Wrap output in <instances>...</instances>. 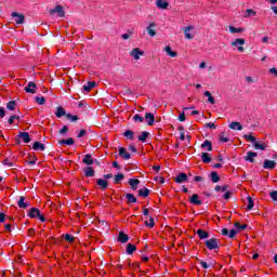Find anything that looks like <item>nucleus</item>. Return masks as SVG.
<instances>
[{
    "mask_svg": "<svg viewBox=\"0 0 277 277\" xmlns=\"http://www.w3.org/2000/svg\"><path fill=\"white\" fill-rule=\"evenodd\" d=\"M205 243L208 250H220V240L217 238H210Z\"/></svg>",
    "mask_w": 277,
    "mask_h": 277,
    "instance_id": "obj_1",
    "label": "nucleus"
},
{
    "mask_svg": "<svg viewBox=\"0 0 277 277\" xmlns=\"http://www.w3.org/2000/svg\"><path fill=\"white\" fill-rule=\"evenodd\" d=\"M194 29L195 27L192 25L183 28L186 40H194L196 38V31Z\"/></svg>",
    "mask_w": 277,
    "mask_h": 277,
    "instance_id": "obj_2",
    "label": "nucleus"
},
{
    "mask_svg": "<svg viewBox=\"0 0 277 277\" xmlns=\"http://www.w3.org/2000/svg\"><path fill=\"white\" fill-rule=\"evenodd\" d=\"M243 44H246L245 39H236L235 41L232 42V47H237L239 53H243Z\"/></svg>",
    "mask_w": 277,
    "mask_h": 277,
    "instance_id": "obj_3",
    "label": "nucleus"
},
{
    "mask_svg": "<svg viewBox=\"0 0 277 277\" xmlns=\"http://www.w3.org/2000/svg\"><path fill=\"white\" fill-rule=\"evenodd\" d=\"M13 16V21L17 24V25H23V23H25V16L23 14H18L16 12L12 13Z\"/></svg>",
    "mask_w": 277,
    "mask_h": 277,
    "instance_id": "obj_4",
    "label": "nucleus"
},
{
    "mask_svg": "<svg viewBox=\"0 0 277 277\" xmlns=\"http://www.w3.org/2000/svg\"><path fill=\"white\" fill-rule=\"evenodd\" d=\"M51 14H57L60 18H64V8L62 5H56L53 10H51Z\"/></svg>",
    "mask_w": 277,
    "mask_h": 277,
    "instance_id": "obj_5",
    "label": "nucleus"
},
{
    "mask_svg": "<svg viewBox=\"0 0 277 277\" xmlns=\"http://www.w3.org/2000/svg\"><path fill=\"white\" fill-rule=\"evenodd\" d=\"M38 85H36L34 82H28V84L25 87V92L27 94H36V89Z\"/></svg>",
    "mask_w": 277,
    "mask_h": 277,
    "instance_id": "obj_6",
    "label": "nucleus"
},
{
    "mask_svg": "<svg viewBox=\"0 0 277 277\" xmlns=\"http://www.w3.org/2000/svg\"><path fill=\"white\" fill-rule=\"evenodd\" d=\"M154 27H157V24H155V22H151L146 28L148 36H150L151 38H154V36H157V31L153 29Z\"/></svg>",
    "mask_w": 277,
    "mask_h": 277,
    "instance_id": "obj_7",
    "label": "nucleus"
},
{
    "mask_svg": "<svg viewBox=\"0 0 277 277\" xmlns=\"http://www.w3.org/2000/svg\"><path fill=\"white\" fill-rule=\"evenodd\" d=\"M263 168L265 170H274L276 168V161H274V160H264Z\"/></svg>",
    "mask_w": 277,
    "mask_h": 277,
    "instance_id": "obj_8",
    "label": "nucleus"
},
{
    "mask_svg": "<svg viewBox=\"0 0 277 277\" xmlns=\"http://www.w3.org/2000/svg\"><path fill=\"white\" fill-rule=\"evenodd\" d=\"M119 155L122 159H126V160L131 159V154L127 151V148L124 147L119 148Z\"/></svg>",
    "mask_w": 277,
    "mask_h": 277,
    "instance_id": "obj_9",
    "label": "nucleus"
},
{
    "mask_svg": "<svg viewBox=\"0 0 277 277\" xmlns=\"http://www.w3.org/2000/svg\"><path fill=\"white\" fill-rule=\"evenodd\" d=\"M145 120L149 127H153L155 124V115L151 113H146Z\"/></svg>",
    "mask_w": 277,
    "mask_h": 277,
    "instance_id": "obj_10",
    "label": "nucleus"
},
{
    "mask_svg": "<svg viewBox=\"0 0 277 277\" xmlns=\"http://www.w3.org/2000/svg\"><path fill=\"white\" fill-rule=\"evenodd\" d=\"M130 55L134 57V60H140V55H144V52L140 50V48H135L131 51Z\"/></svg>",
    "mask_w": 277,
    "mask_h": 277,
    "instance_id": "obj_11",
    "label": "nucleus"
},
{
    "mask_svg": "<svg viewBox=\"0 0 277 277\" xmlns=\"http://www.w3.org/2000/svg\"><path fill=\"white\" fill-rule=\"evenodd\" d=\"M188 180H189V177L185 173H180L175 177V183H187Z\"/></svg>",
    "mask_w": 277,
    "mask_h": 277,
    "instance_id": "obj_12",
    "label": "nucleus"
},
{
    "mask_svg": "<svg viewBox=\"0 0 277 277\" xmlns=\"http://www.w3.org/2000/svg\"><path fill=\"white\" fill-rule=\"evenodd\" d=\"M201 148L203 150H208L209 153H211V150H213V144H211V142L209 140H206L202 144H201Z\"/></svg>",
    "mask_w": 277,
    "mask_h": 277,
    "instance_id": "obj_13",
    "label": "nucleus"
},
{
    "mask_svg": "<svg viewBox=\"0 0 277 277\" xmlns=\"http://www.w3.org/2000/svg\"><path fill=\"white\" fill-rule=\"evenodd\" d=\"M18 137H19L21 140H23V142H24L25 144H29V142H31V138L29 137V133H27V132H21V133L18 134Z\"/></svg>",
    "mask_w": 277,
    "mask_h": 277,
    "instance_id": "obj_14",
    "label": "nucleus"
},
{
    "mask_svg": "<svg viewBox=\"0 0 277 277\" xmlns=\"http://www.w3.org/2000/svg\"><path fill=\"white\" fill-rule=\"evenodd\" d=\"M229 129H233V131H242L243 127L241 126V123L234 121L229 123Z\"/></svg>",
    "mask_w": 277,
    "mask_h": 277,
    "instance_id": "obj_15",
    "label": "nucleus"
},
{
    "mask_svg": "<svg viewBox=\"0 0 277 277\" xmlns=\"http://www.w3.org/2000/svg\"><path fill=\"white\" fill-rule=\"evenodd\" d=\"M17 205L19 207V209H27V207H29V202H25V197L21 196L19 200L17 201Z\"/></svg>",
    "mask_w": 277,
    "mask_h": 277,
    "instance_id": "obj_16",
    "label": "nucleus"
},
{
    "mask_svg": "<svg viewBox=\"0 0 277 277\" xmlns=\"http://www.w3.org/2000/svg\"><path fill=\"white\" fill-rule=\"evenodd\" d=\"M254 157H258V154L254 151H248L246 156V161H250V163H254Z\"/></svg>",
    "mask_w": 277,
    "mask_h": 277,
    "instance_id": "obj_17",
    "label": "nucleus"
},
{
    "mask_svg": "<svg viewBox=\"0 0 277 277\" xmlns=\"http://www.w3.org/2000/svg\"><path fill=\"white\" fill-rule=\"evenodd\" d=\"M82 162L85 163L87 166H93L94 159H92V156L90 154H88L84 156Z\"/></svg>",
    "mask_w": 277,
    "mask_h": 277,
    "instance_id": "obj_18",
    "label": "nucleus"
},
{
    "mask_svg": "<svg viewBox=\"0 0 277 277\" xmlns=\"http://www.w3.org/2000/svg\"><path fill=\"white\" fill-rule=\"evenodd\" d=\"M118 241H120V243H127V241H129V236L127 234H124L123 232H120Z\"/></svg>",
    "mask_w": 277,
    "mask_h": 277,
    "instance_id": "obj_19",
    "label": "nucleus"
},
{
    "mask_svg": "<svg viewBox=\"0 0 277 277\" xmlns=\"http://www.w3.org/2000/svg\"><path fill=\"white\" fill-rule=\"evenodd\" d=\"M197 235L199 239H209V233H207L205 229H198Z\"/></svg>",
    "mask_w": 277,
    "mask_h": 277,
    "instance_id": "obj_20",
    "label": "nucleus"
},
{
    "mask_svg": "<svg viewBox=\"0 0 277 277\" xmlns=\"http://www.w3.org/2000/svg\"><path fill=\"white\" fill-rule=\"evenodd\" d=\"M201 161L203 163H211V155L209 153L201 154Z\"/></svg>",
    "mask_w": 277,
    "mask_h": 277,
    "instance_id": "obj_21",
    "label": "nucleus"
},
{
    "mask_svg": "<svg viewBox=\"0 0 277 277\" xmlns=\"http://www.w3.org/2000/svg\"><path fill=\"white\" fill-rule=\"evenodd\" d=\"M255 150H265L267 148V145L265 143H261L255 141V144H253Z\"/></svg>",
    "mask_w": 277,
    "mask_h": 277,
    "instance_id": "obj_22",
    "label": "nucleus"
},
{
    "mask_svg": "<svg viewBox=\"0 0 277 277\" xmlns=\"http://www.w3.org/2000/svg\"><path fill=\"white\" fill-rule=\"evenodd\" d=\"M129 185L132 189H137V185H140V180L137 179H130Z\"/></svg>",
    "mask_w": 277,
    "mask_h": 277,
    "instance_id": "obj_23",
    "label": "nucleus"
},
{
    "mask_svg": "<svg viewBox=\"0 0 277 277\" xmlns=\"http://www.w3.org/2000/svg\"><path fill=\"white\" fill-rule=\"evenodd\" d=\"M97 185L98 187H101L102 189H107V187H109V183H107V181L103 180V179H98L97 180Z\"/></svg>",
    "mask_w": 277,
    "mask_h": 277,
    "instance_id": "obj_24",
    "label": "nucleus"
},
{
    "mask_svg": "<svg viewBox=\"0 0 277 277\" xmlns=\"http://www.w3.org/2000/svg\"><path fill=\"white\" fill-rule=\"evenodd\" d=\"M55 116H56V118H62V116H66V110L64 109V107L58 106L56 108Z\"/></svg>",
    "mask_w": 277,
    "mask_h": 277,
    "instance_id": "obj_25",
    "label": "nucleus"
},
{
    "mask_svg": "<svg viewBox=\"0 0 277 277\" xmlns=\"http://www.w3.org/2000/svg\"><path fill=\"white\" fill-rule=\"evenodd\" d=\"M150 194V190L148 188H141L138 190V196H141L142 198H148Z\"/></svg>",
    "mask_w": 277,
    "mask_h": 277,
    "instance_id": "obj_26",
    "label": "nucleus"
},
{
    "mask_svg": "<svg viewBox=\"0 0 277 277\" xmlns=\"http://www.w3.org/2000/svg\"><path fill=\"white\" fill-rule=\"evenodd\" d=\"M210 179H211L212 183H220V175L215 171H212L210 173Z\"/></svg>",
    "mask_w": 277,
    "mask_h": 277,
    "instance_id": "obj_27",
    "label": "nucleus"
},
{
    "mask_svg": "<svg viewBox=\"0 0 277 277\" xmlns=\"http://www.w3.org/2000/svg\"><path fill=\"white\" fill-rule=\"evenodd\" d=\"M190 202L192 205H202L200 197L196 194L190 197Z\"/></svg>",
    "mask_w": 277,
    "mask_h": 277,
    "instance_id": "obj_28",
    "label": "nucleus"
},
{
    "mask_svg": "<svg viewBox=\"0 0 277 277\" xmlns=\"http://www.w3.org/2000/svg\"><path fill=\"white\" fill-rule=\"evenodd\" d=\"M156 5L157 8H160V10L168 9V2H166L164 0H157Z\"/></svg>",
    "mask_w": 277,
    "mask_h": 277,
    "instance_id": "obj_29",
    "label": "nucleus"
},
{
    "mask_svg": "<svg viewBox=\"0 0 277 277\" xmlns=\"http://www.w3.org/2000/svg\"><path fill=\"white\" fill-rule=\"evenodd\" d=\"M28 215L29 217H38V215H40V210H38V208H31Z\"/></svg>",
    "mask_w": 277,
    "mask_h": 277,
    "instance_id": "obj_30",
    "label": "nucleus"
},
{
    "mask_svg": "<svg viewBox=\"0 0 277 277\" xmlns=\"http://www.w3.org/2000/svg\"><path fill=\"white\" fill-rule=\"evenodd\" d=\"M95 85H96V82L90 81L83 85V90L84 92H90V90H92V88H94Z\"/></svg>",
    "mask_w": 277,
    "mask_h": 277,
    "instance_id": "obj_31",
    "label": "nucleus"
},
{
    "mask_svg": "<svg viewBox=\"0 0 277 277\" xmlns=\"http://www.w3.org/2000/svg\"><path fill=\"white\" fill-rule=\"evenodd\" d=\"M164 51L170 57H176V52L172 51V48L170 45H167L164 48Z\"/></svg>",
    "mask_w": 277,
    "mask_h": 277,
    "instance_id": "obj_32",
    "label": "nucleus"
},
{
    "mask_svg": "<svg viewBox=\"0 0 277 277\" xmlns=\"http://www.w3.org/2000/svg\"><path fill=\"white\" fill-rule=\"evenodd\" d=\"M84 176L92 177L94 176V169L92 167H88L84 169Z\"/></svg>",
    "mask_w": 277,
    "mask_h": 277,
    "instance_id": "obj_33",
    "label": "nucleus"
},
{
    "mask_svg": "<svg viewBox=\"0 0 277 277\" xmlns=\"http://www.w3.org/2000/svg\"><path fill=\"white\" fill-rule=\"evenodd\" d=\"M6 109H9V111H14V109H16V101H10L6 104Z\"/></svg>",
    "mask_w": 277,
    "mask_h": 277,
    "instance_id": "obj_34",
    "label": "nucleus"
},
{
    "mask_svg": "<svg viewBox=\"0 0 277 277\" xmlns=\"http://www.w3.org/2000/svg\"><path fill=\"white\" fill-rule=\"evenodd\" d=\"M32 148H34V150H44V144H42L40 142H35Z\"/></svg>",
    "mask_w": 277,
    "mask_h": 277,
    "instance_id": "obj_35",
    "label": "nucleus"
},
{
    "mask_svg": "<svg viewBox=\"0 0 277 277\" xmlns=\"http://www.w3.org/2000/svg\"><path fill=\"white\" fill-rule=\"evenodd\" d=\"M247 203H248L247 206L248 211H251V209H254V200H252V197L247 198Z\"/></svg>",
    "mask_w": 277,
    "mask_h": 277,
    "instance_id": "obj_36",
    "label": "nucleus"
},
{
    "mask_svg": "<svg viewBox=\"0 0 277 277\" xmlns=\"http://www.w3.org/2000/svg\"><path fill=\"white\" fill-rule=\"evenodd\" d=\"M124 137H127V140H133V137L135 136V133L131 130H127L124 133H123Z\"/></svg>",
    "mask_w": 277,
    "mask_h": 277,
    "instance_id": "obj_37",
    "label": "nucleus"
},
{
    "mask_svg": "<svg viewBox=\"0 0 277 277\" xmlns=\"http://www.w3.org/2000/svg\"><path fill=\"white\" fill-rule=\"evenodd\" d=\"M243 137L247 140V142H251V144H255L256 142V137L252 136L251 134H245Z\"/></svg>",
    "mask_w": 277,
    "mask_h": 277,
    "instance_id": "obj_38",
    "label": "nucleus"
},
{
    "mask_svg": "<svg viewBox=\"0 0 277 277\" xmlns=\"http://www.w3.org/2000/svg\"><path fill=\"white\" fill-rule=\"evenodd\" d=\"M126 198H127L128 202H132V203L137 202V198H135V196L133 194H127Z\"/></svg>",
    "mask_w": 277,
    "mask_h": 277,
    "instance_id": "obj_39",
    "label": "nucleus"
},
{
    "mask_svg": "<svg viewBox=\"0 0 277 277\" xmlns=\"http://www.w3.org/2000/svg\"><path fill=\"white\" fill-rule=\"evenodd\" d=\"M230 34H242L243 28H235V26H229Z\"/></svg>",
    "mask_w": 277,
    "mask_h": 277,
    "instance_id": "obj_40",
    "label": "nucleus"
},
{
    "mask_svg": "<svg viewBox=\"0 0 277 277\" xmlns=\"http://www.w3.org/2000/svg\"><path fill=\"white\" fill-rule=\"evenodd\" d=\"M60 144H66V146H72V144H75V140L74 138L63 140L60 142Z\"/></svg>",
    "mask_w": 277,
    "mask_h": 277,
    "instance_id": "obj_41",
    "label": "nucleus"
},
{
    "mask_svg": "<svg viewBox=\"0 0 277 277\" xmlns=\"http://www.w3.org/2000/svg\"><path fill=\"white\" fill-rule=\"evenodd\" d=\"M134 250H136L135 246L128 243L127 250H126L127 254H133Z\"/></svg>",
    "mask_w": 277,
    "mask_h": 277,
    "instance_id": "obj_42",
    "label": "nucleus"
},
{
    "mask_svg": "<svg viewBox=\"0 0 277 277\" xmlns=\"http://www.w3.org/2000/svg\"><path fill=\"white\" fill-rule=\"evenodd\" d=\"M148 137V132H142V134L138 136L140 142H146Z\"/></svg>",
    "mask_w": 277,
    "mask_h": 277,
    "instance_id": "obj_43",
    "label": "nucleus"
},
{
    "mask_svg": "<svg viewBox=\"0 0 277 277\" xmlns=\"http://www.w3.org/2000/svg\"><path fill=\"white\" fill-rule=\"evenodd\" d=\"M124 180V174L122 173H118L117 175H115V183H120V181Z\"/></svg>",
    "mask_w": 277,
    "mask_h": 277,
    "instance_id": "obj_44",
    "label": "nucleus"
},
{
    "mask_svg": "<svg viewBox=\"0 0 277 277\" xmlns=\"http://www.w3.org/2000/svg\"><path fill=\"white\" fill-rule=\"evenodd\" d=\"M145 225L148 226V228H153L155 226V220L153 217L149 219V222L146 221Z\"/></svg>",
    "mask_w": 277,
    "mask_h": 277,
    "instance_id": "obj_45",
    "label": "nucleus"
},
{
    "mask_svg": "<svg viewBox=\"0 0 277 277\" xmlns=\"http://www.w3.org/2000/svg\"><path fill=\"white\" fill-rule=\"evenodd\" d=\"M247 18H250V16H256V12L252 9L247 10Z\"/></svg>",
    "mask_w": 277,
    "mask_h": 277,
    "instance_id": "obj_46",
    "label": "nucleus"
},
{
    "mask_svg": "<svg viewBox=\"0 0 277 277\" xmlns=\"http://www.w3.org/2000/svg\"><path fill=\"white\" fill-rule=\"evenodd\" d=\"M236 235H237V230L230 229V230L228 232V235H227V236H228L229 239H235Z\"/></svg>",
    "mask_w": 277,
    "mask_h": 277,
    "instance_id": "obj_47",
    "label": "nucleus"
},
{
    "mask_svg": "<svg viewBox=\"0 0 277 277\" xmlns=\"http://www.w3.org/2000/svg\"><path fill=\"white\" fill-rule=\"evenodd\" d=\"M65 241H68L69 243H72L75 241V237H72L70 234L65 235Z\"/></svg>",
    "mask_w": 277,
    "mask_h": 277,
    "instance_id": "obj_48",
    "label": "nucleus"
},
{
    "mask_svg": "<svg viewBox=\"0 0 277 277\" xmlns=\"http://www.w3.org/2000/svg\"><path fill=\"white\" fill-rule=\"evenodd\" d=\"M19 116H16V115H14V116H11L10 118H9V124H14V120H19Z\"/></svg>",
    "mask_w": 277,
    "mask_h": 277,
    "instance_id": "obj_49",
    "label": "nucleus"
},
{
    "mask_svg": "<svg viewBox=\"0 0 277 277\" xmlns=\"http://www.w3.org/2000/svg\"><path fill=\"white\" fill-rule=\"evenodd\" d=\"M235 228H237L238 230H246L247 225L246 224L241 225L239 223H235Z\"/></svg>",
    "mask_w": 277,
    "mask_h": 277,
    "instance_id": "obj_50",
    "label": "nucleus"
},
{
    "mask_svg": "<svg viewBox=\"0 0 277 277\" xmlns=\"http://www.w3.org/2000/svg\"><path fill=\"white\" fill-rule=\"evenodd\" d=\"M36 103H38V105H44L47 100L44 97H36Z\"/></svg>",
    "mask_w": 277,
    "mask_h": 277,
    "instance_id": "obj_51",
    "label": "nucleus"
},
{
    "mask_svg": "<svg viewBox=\"0 0 277 277\" xmlns=\"http://www.w3.org/2000/svg\"><path fill=\"white\" fill-rule=\"evenodd\" d=\"M133 120L135 122H144V117H142L140 115H134Z\"/></svg>",
    "mask_w": 277,
    "mask_h": 277,
    "instance_id": "obj_52",
    "label": "nucleus"
},
{
    "mask_svg": "<svg viewBox=\"0 0 277 277\" xmlns=\"http://www.w3.org/2000/svg\"><path fill=\"white\" fill-rule=\"evenodd\" d=\"M220 141L223 142V144H226V143L230 142V138H228L227 136H224V134H221Z\"/></svg>",
    "mask_w": 277,
    "mask_h": 277,
    "instance_id": "obj_53",
    "label": "nucleus"
},
{
    "mask_svg": "<svg viewBox=\"0 0 277 277\" xmlns=\"http://www.w3.org/2000/svg\"><path fill=\"white\" fill-rule=\"evenodd\" d=\"M69 120H71V122H77V120H79V117L75 116V115H66Z\"/></svg>",
    "mask_w": 277,
    "mask_h": 277,
    "instance_id": "obj_54",
    "label": "nucleus"
},
{
    "mask_svg": "<svg viewBox=\"0 0 277 277\" xmlns=\"http://www.w3.org/2000/svg\"><path fill=\"white\" fill-rule=\"evenodd\" d=\"M61 135H64L65 133H68V127L64 126L61 130H60Z\"/></svg>",
    "mask_w": 277,
    "mask_h": 277,
    "instance_id": "obj_55",
    "label": "nucleus"
},
{
    "mask_svg": "<svg viewBox=\"0 0 277 277\" xmlns=\"http://www.w3.org/2000/svg\"><path fill=\"white\" fill-rule=\"evenodd\" d=\"M271 198H272V200L277 201V190H274L271 193Z\"/></svg>",
    "mask_w": 277,
    "mask_h": 277,
    "instance_id": "obj_56",
    "label": "nucleus"
},
{
    "mask_svg": "<svg viewBox=\"0 0 277 277\" xmlns=\"http://www.w3.org/2000/svg\"><path fill=\"white\" fill-rule=\"evenodd\" d=\"M206 129H215V123L213 122L206 123Z\"/></svg>",
    "mask_w": 277,
    "mask_h": 277,
    "instance_id": "obj_57",
    "label": "nucleus"
},
{
    "mask_svg": "<svg viewBox=\"0 0 277 277\" xmlns=\"http://www.w3.org/2000/svg\"><path fill=\"white\" fill-rule=\"evenodd\" d=\"M221 235H223L224 237H228V228H223L221 230Z\"/></svg>",
    "mask_w": 277,
    "mask_h": 277,
    "instance_id": "obj_58",
    "label": "nucleus"
},
{
    "mask_svg": "<svg viewBox=\"0 0 277 277\" xmlns=\"http://www.w3.org/2000/svg\"><path fill=\"white\" fill-rule=\"evenodd\" d=\"M179 120L180 122H185V113L180 114Z\"/></svg>",
    "mask_w": 277,
    "mask_h": 277,
    "instance_id": "obj_59",
    "label": "nucleus"
},
{
    "mask_svg": "<svg viewBox=\"0 0 277 277\" xmlns=\"http://www.w3.org/2000/svg\"><path fill=\"white\" fill-rule=\"evenodd\" d=\"M200 265H201V267H203V269H209V264H207V262L201 261Z\"/></svg>",
    "mask_w": 277,
    "mask_h": 277,
    "instance_id": "obj_60",
    "label": "nucleus"
},
{
    "mask_svg": "<svg viewBox=\"0 0 277 277\" xmlns=\"http://www.w3.org/2000/svg\"><path fill=\"white\" fill-rule=\"evenodd\" d=\"M208 103H210V105H215V98H213V95L208 97Z\"/></svg>",
    "mask_w": 277,
    "mask_h": 277,
    "instance_id": "obj_61",
    "label": "nucleus"
},
{
    "mask_svg": "<svg viewBox=\"0 0 277 277\" xmlns=\"http://www.w3.org/2000/svg\"><path fill=\"white\" fill-rule=\"evenodd\" d=\"M1 118H5V109H3L2 107H0V119Z\"/></svg>",
    "mask_w": 277,
    "mask_h": 277,
    "instance_id": "obj_62",
    "label": "nucleus"
},
{
    "mask_svg": "<svg viewBox=\"0 0 277 277\" xmlns=\"http://www.w3.org/2000/svg\"><path fill=\"white\" fill-rule=\"evenodd\" d=\"M269 72H271V75H275V77H277V69H276V67L271 68Z\"/></svg>",
    "mask_w": 277,
    "mask_h": 277,
    "instance_id": "obj_63",
    "label": "nucleus"
},
{
    "mask_svg": "<svg viewBox=\"0 0 277 277\" xmlns=\"http://www.w3.org/2000/svg\"><path fill=\"white\" fill-rule=\"evenodd\" d=\"M83 135H85V130H80L78 137H83Z\"/></svg>",
    "mask_w": 277,
    "mask_h": 277,
    "instance_id": "obj_64",
    "label": "nucleus"
}]
</instances>
